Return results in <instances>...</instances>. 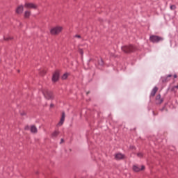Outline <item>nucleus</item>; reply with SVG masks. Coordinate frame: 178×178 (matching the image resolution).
<instances>
[{"instance_id": "nucleus-10", "label": "nucleus", "mask_w": 178, "mask_h": 178, "mask_svg": "<svg viewBox=\"0 0 178 178\" xmlns=\"http://www.w3.org/2000/svg\"><path fill=\"white\" fill-rule=\"evenodd\" d=\"M115 159L120 160V159H124L125 156L122 153H118L115 156Z\"/></svg>"}, {"instance_id": "nucleus-7", "label": "nucleus", "mask_w": 178, "mask_h": 178, "mask_svg": "<svg viewBox=\"0 0 178 178\" xmlns=\"http://www.w3.org/2000/svg\"><path fill=\"white\" fill-rule=\"evenodd\" d=\"M58 80H59V72H56L53 74L52 81H54V83H56V81H58Z\"/></svg>"}, {"instance_id": "nucleus-6", "label": "nucleus", "mask_w": 178, "mask_h": 178, "mask_svg": "<svg viewBox=\"0 0 178 178\" xmlns=\"http://www.w3.org/2000/svg\"><path fill=\"white\" fill-rule=\"evenodd\" d=\"M24 9V6H23V5L18 6L16 8V13H17V15H22V13H23Z\"/></svg>"}, {"instance_id": "nucleus-3", "label": "nucleus", "mask_w": 178, "mask_h": 178, "mask_svg": "<svg viewBox=\"0 0 178 178\" xmlns=\"http://www.w3.org/2000/svg\"><path fill=\"white\" fill-rule=\"evenodd\" d=\"M149 40L151 42H161V41H163V38L155 35H152L149 37Z\"/></svg>"}, {"instance_id": "nucleus-17", "label": "nucleus", "mask_w": 178, "mask_h": 178, "mask_svg": "<svg viewBox=\"0 0 178 178\" xmlns=\"http://www.w3.org/2000/svg\"><path fill=\"white\" fill-rule=\"evenodd\" d=\"M169 77H172V74H169L165 79H163V83H165V81H169Z\"/></svg>"}, {"instance_id": "nucleus-29", "label": "nucleus", "mask_w": 178, "mask_h": 178, "mask_svg": "<svg viewBox=\"0 0 178 178\" xmlns=\"http://www.w3.org/2000/svg\"><path fill=\"white\" fill-rule=\"evenodd\" d=\"M132 148H134V147H132Z\"/></svg>"}, {"instance_id": "nucleus-16", "label": "nucleus", "mask_w": 178, "mask_h": 178, "mask_svg": "<svg viewBox=\"0 0 178 178\" xmlns=\"http://www.w3.org/2000/svg\"><path fill=\"white\" fill-rule=\"evenodd\" d=\"M67 77H69V73H65L62 76V79L66 80V79H67Z\"/></svg>"}, {"instance_id": "nucleus-28", "label": "nucleus", "mask_w": 178, "mask_h": 178, "mask_svg": "<svg viewBox=\"0 0 178 178\" xmlns=\"http://www.w3.org/2000/svg\"><path fill=\"white\" fill-rule=\"evenodd\" d=\"M5 40H10V38H8V39H5Z\"/></svg>"}, {"instance_id": "nucleus-2", "label": "nucleus", "mask_w": 178, "mask_h": 178, "mask_svg": "<svg viewBox=\"0 0 178 178\" xmlns=\"http://www.w3.org/2000/svg\"><path fill=\"white\" fill-rule=\"evenodd\" d=\"M63 30V27L60 26H56L50 29V34H51V35H58L62 33Z\"/></svg>"}, {"instance_id": "nucleus-15", "label": "nucleus", "mask_w": 178, "mask_h": 178, "mask_svg": "<svg viewBox=\"0 0 178 178\" xmlns=\"http://www.w3.org/2000/svg\"><path fill=\"white\" fill-rule=\"evenodd\" d=\"M59 136V131H55L54 132L52 133L51 136L53 138L58 137Z\"/></svg>"}, {"instance_id": "nucleus-22", "label": "nucleus", "mask_w": 178, "mask_h": 178, "mask_svg": "<svg viewBox=\"0 0 178 178\" xmlns=\"http://www.w3.org/2000/svg\"><path fill=\"white\" fill-rule=\"evenodd\" d=\"M54 104H50V108H54Z\"/></svg>"}, {"instance_id": "nucleus-8", "label": "nucleus", "mask_w": 178, "mask_h": 178, "mask_svg": "<svg viewBox=\"0 0 178 178\" xmlns=\"http://www.w3.org/2000/svg\"><path fill=\"white\" fill-rule=\"evenodd\" d=\"M144 169H145V166H144V165H142L141 168L137 165L133 166L134 172H140V170H144Z\"/></svg>"}, {"instance_id": "nucleus-25", "label": "nucleus", "mask_w": 178, "mask_h": 178, "mask_svg": "<svg viewBox=\"0 0 178 178\" xmlns=\"http://www.w3.org/2000/svg\"><path fill=\"white\" fill-rule=\"evenodd\" d=\"M63 139H61V141H60V144H62V143H63Z\"/></svg>"}, {"instance_id": "nucleus-18", "label": "nucleus", "mask_w": 178, "mask_h": 178, "mask_svg": "<svg viewBox=\"0 0 178 178\" xmlns=\"http://www.w3.org/2000/svg\"><path fill=\"white\" fill-rule=\"evenodd\" d=\"M98 64L102 66V65H104V60H102V58L99 60Z\"/></svg>"}, {"instance_id": "nucleus-20", "label": "nucleus", "mask_w": 178, "mask_h": 178, "mask_svg": "<svg viewBox=\"0 0 178 178\" xmlns=\"http://www.w3.org/2000/svg\"><path fill=\"white\" fill-rule=\"evenodd\" d=\"M137 156H138V158H143V154L142 153H138Z\"/></svg>"}, {"instance_id": "nucleus-13", "label": "nucleus", "mask_w": 178, "mask_h": 178, "mask_svg": "<svg viewBox=\"0 0 178 178\" xmlns=\"http://www.w3.org/2000/svg\"><path fill=\"white\" fill-rule=\"evenodd\" d=\"M37 131H38V129L34 125L31 126V132L35 134L37 133Z\"/></svg>"}, {"instance_id": "nucleus-5", "label": "nucleus", "mask_w": 178, "mask_h": 178, "mask_svg": "<svg viewBox=\"0 0 178 178\" xmlns=\"http://www.w3.org/2000/svg\"><path fill=\"white\" fill-rule=\"evenodd\" d=\"M24 8H26V9H37V8H38V6H37L34 3L26 2L24 4Z\"/></svg>"}, {"instance_id": "nucleus-19", "label": "nucleus", "mask_w": 178, "mask_h": 178, "mask_svg": "<svg viewBox=\"0 0 178 178\" xmlns=\"http://www.w3.org/2000/svg\"><path fill=\"white\" fill-rule=\"evenodd\" d=\"M171 10H175L176 9V6L175 5H171L170 7Z\"/></svg>"}, {"instance_id": "nucleus-27", "label": "nucleus", "mask_w": 178, "mask_h": 178, "mask_svg": "<svg viewBox=\"0 0 178 178\" xmlns=\"http://www.w3.org/2000/svg\"><path fill=\"white\" fill-rule=\"evenodd\" d=\"M25 129H26V130H27V129H28V127H26Z\"/></svg>"}, {"instance_id": "nucleus-9", "label": "nucleus", "mask_w": 178, "mask_h": 178, "mask_svg": "<svg viewBox=\"0 0 178 178\" xmlns=\"http://www.w3.org/2000/svg\"><path fill=\"white\" fill-rule=\"evenodd\" d=\"M65 113H63L60 122L58 123L57 126L60 127L63 124V123H65Z\"/></svg>"}, {"instance_id": "nucleus-21", "label": "nucleus", "mask_w": 178, "mask_h": 178, "mask_svg": "<svg viewBox=\"0 0 178 178\" xmlns=\"http://www.w3.org/2000/svg\"><path fill=\"white\" fill-rule=\"evenodd\" d=\"M75 37H76V38H81V36H80V35H75Z\"/></svg>"}, {"instance_id": "nucleus-4", "label": "nucleus", "mask_w": 178, "mask_h": 178, "mask_svg": "<svg viewBox=\"0 0 178 178\" xmlns=\"http://www.w3.org/2000/svg\"><path fill=\"white\" fill-rule=\"evenodd\" d=\"M43 95L46 99H54V94L48 90H43Z\"/></svg>"}, {"instance_id": "nucleus-26", "label": "nucleus", "mask_w": 178, "mask_h": 178, "mask_svg": "<svg viewBox=\"0 0 178 178\" xmlns=\"http://www.w3.org/2000/svg\"><path fill=\"white\" fill-rule=\"evenodd\" d=\"M175 88H178V85L177 86H175Z\"/></svg>"}, {"instance_id": "nucleus-24", "label": "nucleus", "mask_w": 178, "mask_h": 178, "mask_svg": "<svg viewBox=\"0 0 178 178\" xmlns=\"http://www.w3.org/2000/svg\"><path fill=\"white\" fill-rule=\"evenodd\" d=\"M80 54H81V55H83V50H80Z\"/></svg>"}, {"instance_id": "nucleus-23", "label": "nucleus", "mask_w": 178, "mask_h": 178, "mask_svg": "<svg viewBox=\"0 0 178 178\" xmlns=\"http://www.w3.org/2000/svg\"><path fill=\"white\" fill-rule=\"evenodd\" d=\"M174 79H177V75L175 74L174 75Z\"/></svg>"}, {"instance_id": "nucleus-12", "label": "nucleus", "mask_w": 178, "mask_h": 178, "mask_svg": "<svg viewBox=\"0 0 178 178\" xmlns=\"http://www.w3.org/2000/svg\"><path fill=\"white\" fill-rule=\"evenodd\" d=\"M157 92H158V87H154L152 90L151 96L155 97V94H156Z\"/></svg>"}, {"instance_id": "nucleus-11", "label": "nucleus", "mask_w": 178, "mask_h": 178, "mask_svg": "<svg viewBox=\"0 0 178 178\" xmlns=\"http://www.w3.org/2000/svg\"><path fill=\"white\" fill-rule=\"evenodd\" d=\"M24 16L25 17V19H29V17H30V16H31V11L30 10H26L24 12Z\"/></svg>"}, {"instance_id": "nucleus-14", "label": "nucleus", "mask_w": 178, "mask_h": 178, "mask_svg": "<svg viewBox=\"0 0 178 178\" xmlns=\"http://www.w3.org/2000/svg\"><path fill=\"white\" fill-rule=\"evenodd\" d=\"M156 99L159 104H162V102H163V99H161V95H157L156 97Z\"/></svg>"}, {"instance_id": "nucleus-1", "label": "nucleus", "mask_w": 178, "mask_h": 178, "mask_svg": "<svg viewBox=\"0 0 178 178\" xmlns=\"http://www.w3.org/2000/svg\"><path fill=\"white\" fill-rule=\"evenodd\" d=\"M122 51L125 54H130L131 52H136L137 48L133 44L125 45L122 47Z\"/></svg>"}]
</instances>
